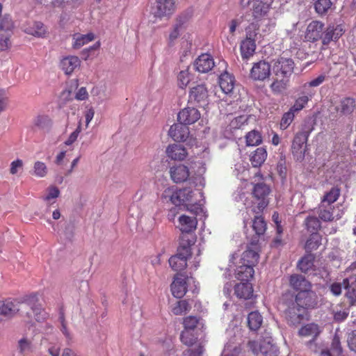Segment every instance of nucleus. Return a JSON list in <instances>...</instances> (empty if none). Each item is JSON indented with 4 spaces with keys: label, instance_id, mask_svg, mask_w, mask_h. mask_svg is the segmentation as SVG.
Segmentation results:
<instances>
[{
    "label": "nucleus",
    "instance_id": "052dcab7",
    "mask_svg": "<svg viewBox=\"0 0 356 356\" xmlns=\"http://www.w3.org/2000/svg\"><path fill=\"white\" fill-rule=\"evenodd\" d=\"M34 175L38 177H44L47 173V168L44 163L36 161L33 166Z\"/></svg>",
    "mask_w": 356,
    "mask_h": 356
},
{
    "label": "nucleus",
    "instance_id": "423d86ee",
    "mask_svg": "<svg viewBox=\"0 0 356 356\" xmlns=\"http://www.w3.org/2000/svg\"><path fill=\"white\" fill-rule=\"evenodd\" d=\"M311 131L309 129H302L297 132L292 140L291 152L297 161H302L305 156V148L304 145L308 140Z\"/></svg>",
    "mask_w": 356,
    "mask_h": 356
},
{
    "label": "nucleus",
    "instance_id": "6e6d98bb",
    "mask_svg": "<svg viewBox=\"0 0 356 356\" xmlns=\"http://www.w3.org/2000/svg\"><path fill=\"white\" fill-rule=\"evenodd\" d=\"M305 225L309 232H316L321 227V222L318 218L315 216H308L305 219Z\"/></svg>",
    "mask_w": 356,
    "mask_h": 356
},
{
    "label": "nucleus",
    "instance_id": "9b49d317",
    "mask_svg": "<svg viewBox=\"0 0 356 356\" xmlns=\"http://www.w3.org/2000/svg\"><path fill=\"white\" fill-rule=\"evenodd\" d=\"M294 62L291 58L280 56L273 64V71L277 76H289L293 72Z\"/></svg>",
    "mask_w": 356,
    "mask_h": 356
},
{
    "label": "nucleus",
    "instance_id": "c03bdc74",
    "mask_svg": "<svg viewBox=\"0 0 356 356\" xmlns=\"http://www.w3.org/2000/svg\"><path fill=\"white\" fill-rule=\"evenodd\" d=\"M340 195V189L337 187H332L330 191L326 193L322 198L321 204H327L331 206L332 204L335 202Z\"/></svg>",
    "mask_w": 356,
    "mask_h": 356
},
{
    "label": "nucleus",
    "instance_id": "a878e982",
    "mask_svg": "<svg viewBox=\"0 0 356 356\" xmlns=\"http://www.w3.org/2000/svg\"><path fill=\"white\" fill-rule=\"evenodd\" d=\"M195 217H190L181 215L179 217V228L182 233H190L194 231L197 227Z\"/></svg>",
    "mask_w": 356,
    "mask_h": 356
},
{
    "label": "nucleus",
    "instance_id": "bb28decb",
    "mask_svg": "<svg viewBox=\"0 0 356 356\" xmlns=\"http://www.w3.org/2000/svg\"><path fill=\"white\" fill-rule=\"evenodd\" d=\"M343 286L346 290V296L351 304L356 302V276L346 278L343 281Z\"/></svg>",
    "mask_w": 356,
    "mask_h": 356
},
{
    "label": "nucleus",
    "instance_id": "72a5a7b5",
    "mask_svg": "<svg viewBox=\"0 0 356 356\" xmlns=\"http://www.w3.org/2000/svg\"><path fill=\"white\" fill-rule=\"evenodd\" d=\"M73 43L72 47L74 49H80L83 45L92 41L95 39V35L92 33L88 34L74 33L72 36Z\"/></svg>",
    "mask_w": 356,
    "mask_h": 356
},
{
    "label": "nucleus",
    "instance_id": "b1692460",
    "mask_svg": "<svg viewBox=\"0 0 356 356\" xmlns=\"http://www.w3.org/2000/svg\"><path fill=\"white\" fill-rule=\"evenodd\" d=\"M344 33L343 26L329 25L325 31L323 44H328L332 40L339 39Z\"/></svg>",
    "mask_w": 356,
    "mask_h": 356
},
{
    "label": "nucleus",
    "instance_id": "2f4dec72",
    "mask_svg": "<svg viewBox=\"0 0 356 356\" xmlns=\"http://www.w3.org/2000/svg\"><path fill=\"white\" fill-rule=\"evenodd\" d=\"M320 333L321 330L318 325L314 323L306 324L298 330L299 336L303 337H312V339H316Z\"/></svg>",
    "mask_w": 356,
    "mask_h": 356
},
{
    "label": "nucleus",
    "instance_id": "5fc2aeb1",
    "mask_svg": "<svg viewBox=\"0 0 356 356\" xmlns=\"http://www.w3.org/2000/svg\"><path fill=\"white\" fill-rule=\"evenodd\" d=\"M295 113H296L291 111L289 108L287 112L283 114L280 123V127L282 130H285L290 126L295 118Z\"/></svg>",
    "mask_w": 356,
    "mask_h": 356
},
{
    "label": "nucleus",
    "instance_id": "9d476101",
    "mask_svg": "<svg viewBox=\"0 0 356 356\" xmlns=\"http://www.w3.org/2000/svg\"><path fill=\"white\" fill-rule=\"evenodd\" d=\"M13 22L5 17L0 22V51L8 49L11 46Z\"/></svg>",
    "mask_w": 356,
    "mask_h": 356
},
{
    "label": "nucleus",
    "instance_id": "6e6552de",
    "mask_svg": "<svg viewBox=\"0 0 356 356\" xmlns=\"http://www.w3.org/2000/svg\"><path fill=\"white\" fill-rule=\"evenodd\" d=\"M248 346L255 355L261 354L264 356L277 355V348L269 340L263 339L259 341H250Z\"/></svg>",
    "mask_w": 356,
    "mask_h": 356
},
{
    "label": "nucleus",
    "instance_id": "2eb2a0df",
    "mask_svg": "<svg viewBox=\"0 0 356 356\" xmlns=\"http://www.w3.org/2000/svg\"><path fill=\"white\" fill-rule=\"evenodd\" d=\"M188 277L181 273H177L174 277V280L170 288L172 294L177 298H181L187 292Z\"/></svg>",
    "mask_w": 356,
    "mask_h": 356
},
{
    "label": "nucleus",
    "instance_id": "0eeeda50",
    "mask_svg": "<svg viewBox=\"0 0 356 356\" xmlns=\"http://www.w3.org/2000/svg\"><path fill=\"white\" fill-rule=\"evenodd\" d=\"M154 16L160 19H170L177 10V0H155Z\"/></svg>",
    "mask_w": 356,
    "mask_h": 356
},
{
    "label": "nucleus",
    "instance_id": "dca6fc26",
    "mask_svg": "<svg viewBox=\"0 0 356 356\" xmlns=\"http://www.w3.org/2000/svg\"><path fill=\"white\" fill-rule=\"evenodd\" d=\"M169 173L171 179L176 184L186 181L191 174L188 167L184 164H175L171 166Z\"/></svg>",
    "mask_w": 356,
    "mask_h": 356
},
{
    "label": "nucleus",
    "instance_id": "3c124183",
    "mask_svg": "<svg viewBox=\"0 0 356 356\" xmlns=\"http://www.w3.org/2000/svg\"><path fill=\"white\" fill-rule=\"evenodd\" d=\"M191 331L192 330L184 329L180 334L181 341L187 346H193L197 340V337Z\"/></svg>",
    "mask_w": 356,
    "mask_h": 356
},
{
    "label": "nucleus",
    "instance_id": "4be33fe9",
    "mask_svg": "<svg viewBox=\"0 0 356 356\" xmlns=\"http://www.w3.org/2000/svg\"><path fill=\"white\" fill-rule=\"evenodd\" d=\"M81 65V60L76 56H68L61 59L60 67L66 75L72 74Z\"/></svg>",
    "mask_w": 356,
    "mask_h": 356
},
{
    "label": "nucleus",
    "instance_id": "4468645a",
    "mask_svg": "<svg viewBox=\"0 0 356 356\" xmlns=\"http://www.w3.org/2000/svg\"><path fill=\"white\" fill-rule=\"evenodd\" d=\"M289 284L296 293L307 292L309 289H312V283L305 276L299 274L291 275L289 278Z\"/></svg>",
    "mask_w": 356,
    "mask_h": 356
},
{
    "label": "nucleus",
    "instance_id": "09e8293b",
    "mask_svg": "<svg viewBox=\"0 0 356 356\" xmlns=\"http://www.w3.org/2000/svg\"><path fill=\"white\" fill-rule=\"evenodd\" d=\"M329 208L326 209L325 205L321 204L319 207L318 216L319 218L323 221H332L334 220L332 210L334 209L332 206H328Z\"/></svg>",
    "mask_w": 356,
    "mask_h": 356
},
{
    "label": "nucleus",
    "instance_id": "6ab92c4d",
    "mask_svg": "<svg viewBox=\"0 0 356 356\" xmlns=\"http://www.w3.org/2000/svg\"><path fill=\"white\" fill-rule=\"evenodd\" d=\"M201 117L200 111L193 107H187L180 111L177 119L181 124H192L197 122Z\"/></svg>",
    "mask_w": 356,
    "mask_h": 356
},
{
    "label": "nucleus",
    "instance_id": "79ce46f5",
    "mask_svg": "<svg viewBox=\"0 0 356 356\" xmlns=\"http://www.w3.org/2000/svg\"><path fill=\"white\" fill-rule=\"evenodd\" d=\"M266 222L261 214H256L252 222V229L255 233L258 236L263 235L266 230Z\"/></svg>",
    "mask_w": 356,
    "mask_h": 356
},
{
    "label": "nucleus",
    "instance_id": "f3484780",
    "mask_svg": "<svg viewBox=\"0 0 356 356\" xmlns=\"http://www.w3.org/2000/svg\"><path fill=\"white\" fill-rule=\"evenodd\" d=\"M168 158L175 161H183L188 155L186 148L180 144H170L165 149Z\"/></svg>",
    "mask_w": 356,
    "mask_h": 356
},
{
    "label": "nucleus",
    "instance_id": "680f3d73",
    "mask_svg": "<svg viewBox=\"0 0 356 356\" xmlns=\"http://www.w3.org/2000/svg\"><path fill=\"white\" fill-rule=\"evenodd\" d=\"M277 171L279 175L285 179L287 173L286 163L285 156L282 155L277 164Z\"/></svg>",
    "mask_w": 356,
    "mask_h": 356
},
{
    "label": "nucleus",
    "instance_id": "a18cd8bd",
    "mask_svg": "<svg viewBox=\"0 0 356 356\" xmlns=\"http://www.w3.org/2000/svg\"><path fill=\"white\" fill-rule=\"evenodd\" d=\"M169 264L170 267L175 271L183 270L187 266V262L177 254L174 256H172L169 259Z\"/></svg>",
    "mask_w": 356,
    "mask_h": 356
},
{
    "label": "nucleus",
    "instance_id": "338daca9",
    "mask_svg": "<svg viewBox=\"0 0 356 356\" xmlns=\"http://www.w3.org/2000/svg\"><path fill=\"white\" fill-rule=\"evenodd\" d=\"M23 168V161L21 159H17L13 161L10 163V172L11 175H15L17 173L18 170L22 169Z\"/></svg>",
    "mask_w": 356,
    "mask_h": 356
},
{
    "label": "nucleus",
    "instance_id": "7c9ffc66",
    "mask_svg": "<svg viewBox=\"0 0 356 356\" xmlns=\"http://www.w3.org/2000/svg\"><path fill=\"white\" fill-rule=\"evenodd\" d=\"M336 108L342 115L351 114L355 108V101L351 97L343 98Z\"/></svg>",
    "mask_w": 356,
    "mask_h": 356
},
{
    "label": "nucleus",
    "instance_id": "13d9d810",
    "mask_svg": "<svg viewBox=\"0 0 356 356\" xmlns=\"http://www.w3.org/2000/svg\"><path fill=\"white\" fill-rule=\"evenodd\" d=\"M177 254L187 262V259L191 256V243L181 244L177 249Z\"/></svg>",
    "mask_w": 356,
    "mask_h": 356
},
{
    "label": "nucleus",
    "instance_id": "c756f323",
    "mask_svg": "<svg viewBox=\"0 0 356 356\" xmlns=\"http://www.w3.org/2000/svg\"><path fill=\"white\" fill-rule=\"evenodd\" d=\"M259 254L257 251L248 248L242 254L241 263V264L250 266L253 268L259 261Z\"/></svg>",
    "mask_w": 356,
    "mask_h": 356
},
{
    "label": "nucleus",
    "instance_id": "f8f14e48",
    "mask_svg": "<svg viewBox=\"0 0 356 356\" xmlns=\"http://www.w3.org/2000/svg\"><path fill=\"white\" fill-rule=\"evenodd\" d=\"M325 31V25L322 22L318 20L312 21L307 27L305 38L307 40L312 42L321 40L323 44Z\"/></svg>",
    "mask_w": 356,
    "mask_h": 356
},
{
    "label": "nucleus",
    "instance_id": "864d4df0",
    "mask_svg": "<svg viewBox=\"0 0 356 356\" xmlns=\"http://www.w3.org/2000/svg\"><path fill=\"white\" fill-rule=\"evenodd\" d=\"M200 318L195 316H188L183 319L184 328L193 331L200 323Z\"/></svg>",
    "mask_w": 356,
    "mask_h": 356
},
{
    "label": "nucleus",
    "instance_id": "e2e57ef3",
    "mask_svg": "<svg viewBox=\"0 0 356 356\" xmlns=\"http://www.w3.org/2000/svg\"><path fill=\"white\" fill-rule=\"evenodd\" d=\"M47 193L46 196L44 197L45 201L49 202L52 199H56L60 195L59 189L54 186H49L47 189Z\"/></svg>",
    "mask_w": 356,
    "mask_h": 356
},
{
    "label": "nucleus",
    "instance_id": "603ef678",
    "mask_svg": "<svg viewBox=\"0 0 356 356\" xmlns=\"http://www.w3.org/2000/svg\"><path fill=\"white\" fill-rule=\"evenodd\" d=\"M332 4L331 0H316L314 3V8L316 12L322 15L327 13Z\"/></svg>",
    "mask_w": 356,
    "mask_h": 356
},
{
    "label": "nucleus",
    "instance_id": "e433bc0d",
    "mask_svg": "<svg viewBox=\"0 0 356 356\" xmlns=\"http://www.w3.org/2000/svg\"><path fill=\"white\" fill-rule=\"evenodd\" d=\"M315 256L312 253H308L302 257L298 263V268L302 273H307L313 269L314 266Z\"/></svg>",
    "mask_w": 356,
    "mask_h": 356
},
{
    "label": "nucleus",
    "instance_id": "ea45409f",
    "mask_svg": "<svg viewBox=\"0 0 356 356\" xmlns=\"http://www.w3.org/2000/svg\"><path fill=\"white\" fill-rule=\"evenodd\" d=\"M19 309L10 300L0 301V314L6 317L13 316Z\"/></svg>",
    "mask_w": 356,
    "mask_h": 356
},
{
    "label": "nucleus",
    "instance_id": "ddd939ff",
    "mask_svg": "<svg viewBox=\"0 0 356 356\" xmlns=\"http://www.w3.org/2000/svg\"><path fill=\"white\" fill-rule=\"evenodd\" d=\"M294 301L296 304L303 306V307L308 311L312 309L318 305V297L312 289H309L307 292L296 293Z\"/></svg>",
    "mask_w": 356,
    "mask_h": 356
},
{
    "label": "nucleus",
    "instance_id": "7ed1b4c3",
    "mask_svg": "<svg viewBox=\"0 0 356 356\" xmlns=\"http://www.w3.org/2000/svg\"><path fill=\"white\" fill-rule=\"evenodd\" d=\"M259 35V29L253 24L245 29V37L240 43V52L243 60H248L255 54L256 41Z\"/></svg>",
    "mask_w": 356,
    "mask_h": 356
},
{
    "label": "nucleus",
    "instance_id": "69168bd1",
    "mask_svg": "<svg viewBox=\"0 0 356 356\" xmlns=\"http://www.w3.org/2000/svg\"><path fill=\"white\" fill-rule=\"evenodd\" d=\"M18 348L20 353H24L31 349V341L26 338H22L19 341Z\"/></svg>",
    "mask_w": 356,
    "mask_h": 356
},
{
    "label": "nucleus",
    "instance_id": "473e14b6",
    "mask_svg": "<svg viewBox=\"0 0 356 356\" xmlns=\"http://www.w3.org/2000/svg\"><path fill=\"white\" fill-rule=\"evenodd\" d=\"M191 306L187 300H180L171 305V312L175 316H183L189 312Z\"/></svg>",
    "mask_w": 356,
    "mask_h": 356
},
{
    "label": "nucleus",
    "instance_id": "f704fd0d",
    "mask_svg": "<svg viewBox=\"0 0 356 356\" xmlns=\"http://www.w3.org/2000/svg\"><path fill=\"white\" fill-rule=\"evenodd\" d=\"M267 157L266 149L264 147H258L250 156V162L253 167H260Z\"/></svg>",
    "mask_w": 356,
    "mask_h": 356
},
{
    "label": "nucleus",
    "instance_id": "c9c22d12",
    "mask_svg": "<svg viewBox=\"0 0 356 356\" xmlns=\"http://www.w3.org/2000/svg\"><path fill=\"white\" fill-rule=\"evenodd\" d=\"M263 323V317L258 311L251 312L248 315V326L253 331L258 330Z\"/></svg>",
    "mask_w": 356,
    "mask_h": 356
},
{
    "label": "nucleus",
    "instance_id": "4c0bfd02",
    "mask_svg": "<svg viewBox=\"0 0 356 356\" xmlns=\"http://www.w3.org/2000/svg\"><path fill=\"white\" fill-rule=\"evenodd\" d=\"M28 34L35 37L42 38L47 33V29L44 25L40 22H34L33 24L25 31Z\"/></svg>",
    "mask_w": 356,
    "mask_h": 356
},
{
    "label": "nucleus",
    "instance_id": "cd10ccee",
    "mask_svg": "<svg viewBox=\"0 0 356 356\" xmlns=\"http://www.w3.org/2000/svg\"><path fill=\"white\" fill-rule=\"evenodd\" d=\"M254 271L250 266L241 264L236 270L235 277L241 282H249L253 277Z\"/></svg>",
    "mask_w": 356,
    "mask_h": 356
},
{
    "label": "nucleus",
    "instance_id": "393cba45",
    "mask_svg": "<svg viewBox=\"0 0 356 356\" xmlns=\"http://www.w3.org/2000/svg\"><path fill=\"white\" fill-rule=\"evenodd\" d=\"M234 294L240 299L248 300L253 296V287L250 282H241L234 286Z\"/></svg>",
    "mask_w": 356,
    "mask_h": 356
},
{
    "label": "nucleus",
    "instance_id": "58836bf2",
    "mask_svg": "<svg viewBox=\"0 0 356 356\" xmlns=\"http://www.w3.org/2000/svg\"><path fill=\"white\" fill-rule=\"evenodd\" d=\"M321 244V236L317 232H314L307 240L305 248L307 252L311 253L312 251L318 249Z\"/></svg>",
    "mask_w": 356,
    "mask_h": 356
},
{
    "label": "nucleus",
    "instance_id": "4d7b16f0",
    "mask_svg": "<svg viewBox=\"0 0 356 356\" xmlns=\"http://www.w3.org/2000/svg\"><path fill=\"white\" fill-rule=\"evenodd\" d=\"M330 350L335 356H340L342 354L343 349L341 345L340 339L337 334L334 335L332 339Z\"/></svg>",
    "mask_w": 356,
    "mask_h": 356
},
{
    "label": "nucleus",
    "instance_id": "aec40b11",
    "mask_svg": "<svg viewBox=\"0 0 356 356\" xmlns=\"http://www.w3.org/2000/svg\"><path fill=\"white\" fill-rule=\"evenodd\" d=\"M188 127L181 122L172 124L168 131L169 136L178 142L185 141L189 136Z\"/></svg>",
    "mask_w": 356,
    "mask_h": 356
},
{
    "label": "nucleus",
    "instance_id": "1a4fd4ad",
    "mask_svg": "<svg viewBox=\"0 0 356 356\" xmlns=\"http://www.w3.org/2000/svg\"><path fill=\"white\" fill-rule=\"evenodd\" d=\"M188 102L199 106L208 104L209 92L205 84H199L191 88Z\"/></svg>",
    "mask_w": 356,
    "mask_h": 356
},
{
    "label": "nucleus",
    "instance_id": "5701e85b",
    "mask_svg": "<svg viewBox=\"0 0 356 356\" xmlns=\"http://www.w3.org/2000/svg\"><path fill=\"white\" fill-rule=\"evenodd\" d=\"M301 94L302 95L296 99L293 105L290 108L291 111L294 113H298L305 108L309 101L314 96L315 91L314 90H309L307 91L304 90Z\"/></svg>",
    "mask_w": 356,
    "mask_h": 356
},
{
    "label": "nucleus",
    "instance_id": "774afa93",
    "mask_svg": "<svg viewBox=\"0 0 356 356\" xmlns=\"http://www.w3.org/2000/svg\"><path fill=\"white\" fill-rule=\"evenodd\" d=\"M348 345L351 350L356 352V330H353L349 334Z\"/></svg>",
    "mask_w": 356,
    "mask_h": 356
},
{
    "label": "nucleus",
    "instance_id": "de8ad7c7",
    "mask_svg": "<svg viewBox=\"0 0 356 356\" xmlns=\"http://www.w3.org/2000/svg\"><path fill=\"white\" fill-rule=\"evenodd\" d=\"M191 81V74L189 69L181 70L177 75V85L180 88H186Z\"/></svg>",
    "mask_w": 356,
    "mask_h": 356
},
{
    "label": "nucleus",
    "instance_id": "f257e3e1",
    "mask_svg": "<svg viewBox=\"0 0 356 356\" xmlns=\"http://www.w3.org/2000/svg\"><path fill=\"white\" fill-rule=\"evenodd\" d=\"M166 195H170V202L176 205H184L186 209L189 211L197 214L202 211L201 205L193 203V191L190 188H184L175 191H171L170 189L165 191Z\"/></svg>",
    "mask_w": 356,
    "mask_h": 356
},
{
    "label": "nucleus",
    "instance_id": "412c9836",
    "mask_svg": "<svg viewBox=\"0 0 356 356\" xmlns=\"http://www.w3.org/2000/svg\"><path fill=\"white\" fill-rule=\"evenodd\" d=\"M194 66L199 72L207 73L214 67V61L210 54H202L195 60Z\"/></svg>",
    "mask_w": 356,
    "mask_h": 356
},
{
    "label": "nucleus",
    "instance_id": "bf43d9fd",
    "mask_svg": "<svg viewBox=\"0 0 356 356\" xmlns=\"http://www.w3.org/2000/svg\"><path fill=\"white\" fill-rule=\"evenodd\" d=\"M326 79L325 74H321L318 76H317L316 79H314L313 80L305 83L302 86V88L305 90H311L310 88L312 87H317L322 84Z\"/></svg>",
    "mask_w": 356,
    "mask_h": 356
},
{
    "label": "nucleus",
    "instance_id": "f03ea898",
    "mask_svg": "<svg viewBox=\"0 0 356 356\" xmlns=\"http://www.w3.org/2000/svg\"><path fill=\"white\" fill-rule=\"evenodd\" d=\"M271 192L270 188L266 184L261 182L254 184L252 190V211L255 214H261L269 204L268 196Z\"/></svg>",
    "mask_w": 356,
    "mask_h": 356
},
{
    "label": "nucleus",
    "instance_id": "c85d7f7f",
    "mask_svg": "<svg viewBox=\"0 0 356 356\" xmlns=\"http://www.w3.org/2000/svg\"><path fill=\"white\" fill-rule=\"evenodd\" d=\"M234 83V77L227 72L221 74L219 76L220 87L225 94L232 92Z\"/></svg>",
    "mask_w": 356,
    "mask_h": 356
},
{
    "label": "nucleus",
    "instance_id": "20e7f679",
    "mask_svg": "<svg viewBox=\"0 0 356 356\" xmlns=\"http://www.w3.org/2000/svg\"><path fill=\"white\" fill-rule=\"evenodd\" d=\"M296 302L291 300L286 302L287 306L284 311L286 319L289 325H298L307 316L308 312L303 306L296 304Z\"/></svg>",
    "mask_w": 356,
    "mask_h": 356
},
{
    "label": "nucleus",
    "instance_id": "37998d69",
    "mask_svg": "<svg viewBox=\"0 0 356 356\" xmlns=\"http://www.w3.org/2000/svg\"><path fill=\"white\" fill-rule=\"evenodd\" d=\"M31 308L36 321L44 322L49 318V314L42 307L40 304L33 302Z\"/></svg>",
    "mask_w": 356,
    "mask_h": 356
},
{
    "label": "nucleus",
    "instance_id": "49530a36",
    "mask_svg": "<svg viewBox=\"0 0 356 356\" xmlns=\"http://www.w3.org/2000/svg\"><path fill=\"white\" fill-rule=\"evenodd\" d=\"M245 139L248 146L259 145L262 142L261 134L256 130L249 131L245 136Z\"/></svg>",
    "mask_w": 356,
    "mask_h": 356
},
{
    "label": "nucleus",
    "instance_id": "39448f33",
    "mask_svg": "<svg viewBox=\"0 0 356 356\" xmlns=\"http://www.w3.org/2000/svg\"><path fill=\"white\" fill-rule=\"evenodd\" d=\"M273 2V0H240L243 8L251 5L252 17L257 19H261L268 15Z\"/></svg>",
    "mask_w": 356,
    "mask_h": 356
},
{
    "label": "nucleus",
    "instance_id": "8fccbe9b",
    "mask_svg": "<svg viewBox=\"0 0 356 356\" xmlns=\"http://www.w3.org/2000/svg\"><path fill=\"white\" fill-rule=\"evenodd\" d=\"M288 82L289 81L286 79H275L270 87L274 94H281L286 90Z\"/></svg>",
    "mask_w": 356,
    "mask_h": 356
},
{
    "label": "nucleus",
    "instance_id": "0e129e2a",
    "mask_svg": "<svg viewBox=\"0 0 356 356\" xmlns=\"http://www.w3.org/2000/svg\"><path fill=\"white\" fill-rule=\"evenodd\" d=\"M81 131V122L80 121L79 122V124H78L76 129L70 135V136L68 137L67 140L65 142V144L66 145H70L72 143H74L76 140Z\"/></svg>",
    "mask_w": 356,
    "mask_h": 356
},
{
    "label": "nucleus",
    "instance_id": "a19ab883",
    "mask_svg": "<svg viewBox=\"0 0 356 356\" xmlns=\"http://www.w3.org/2000/svg\"><path fill=\"white\" fill-rule=\"evenodd\" d=\"M51 125L52 121L47 115H39L33 120V127L39 129H49Z\"/></svg>",
    "mask_w": 356,
    "mask_h": 356
},
{
    "label": "nucleus",
    "instance_id": "a211bd4d",
    "mask_svg": "<svg viewBox=\"0 0 356 356\" xmlns=\"http://www.w3.org/2000/svg\"><path fill=\"white\" fill-rule=\"evenodd\" d=\"M270 74V65L268 62L260 60L252 66L250 76L254 80L263 81Z\"/></svg>",
    "mask_w": 356,
    "mask_h": 356
}]
</instances>
